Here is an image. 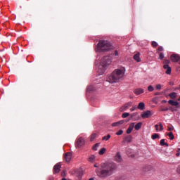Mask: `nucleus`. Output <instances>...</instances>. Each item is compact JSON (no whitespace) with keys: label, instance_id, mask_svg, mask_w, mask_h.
Listing matches in <instances>:
<instances>
[{"label":"nucleus","instance_id":"obj_25","mask_svg":"<svg viewBox=\"0 0 180 180\" xmlns=\"http://www.w3.org/2000/svg\"><path fill=\"white\" fill-rule=\"evenodd\" d=\"M167 136L169 137L170 140H174V139H175V136H174V134L172 132L167 134Z\"/></svg>","mask_w":180,"mask_h":180},{"label":"nucleus","instance_id":"obj_36","mask_svg":"<svg viewBox=\"0 0 180 180\" xmlns=\"http://www.w3.org/2000/svg\"><path fill=\"white\" fill-rule=\"evenodd\" d=\"M117 136H122L123 134V130L120 129L116 132Z\"/></svg>","mask_w":180,"mask_h":180},{"label":"nucleus","instance_id":"obj_10","mask_svg":"<svg viewBox=\"0 0 180 180\" xmlns=\"http://www.w3.org/2000/svg\"><path fill=\"white\" fill-rule=\"evenodd\" d=\"M61 169V165L56 164L53 167V174H58Z\"/></svg>","mask_w":180,"mask_h":180},{"label":"nucleus","instance_id":"obj_33","mask_svg":"<svg viewBox=\"0 0 180 180\" xmlns=\"http://www.w3.org/2000/svg\"><path fill=\"white\" fill-rule=\"evenodd\" d=\"M169 96H170V98H176V93H175V92L171 93V94L169 95Z\"/></svg>","mask_w":180,"mask_h":180},{"label":"nucleus","instance_id":"obj_5","mask_svg":"<svg viewBox=\"0 0 180 180\" xmlns=\"http://www.w3.org/2000/svg\"><path fill=\"white\" fill-rule=\"evenodd\" d=\"M131 106H133V102L129 101L120 108V112H126V110L129 108H131Z\"/></svg>","mask_w":180,"mask_h":180},{"label":"nucleus","instance_id":"obj_22","mask_svg":"<svg viewBox=\"0 0 180 180\" xmlns=\"http://www.w3.org/2000/svg\"><path fill=\"white\" fill-rule=\"evenodd\" d=\"M86 89L88 92H92V91H95V87L91 85V86H89Z\"/></svg>","mask_w":180,"mask_h":180},{"label":"nucleus","instance_id":"obj_20","mask_svg":"<svg viewBox=\"0 0 180 180\" xmlns=\"http://www.w3.org/2000/svg\"><path fill=\"white\" fill-rule=\"evenodd\" d=\"M143 126V123L142 122H138L136 124V123H134V129L135 130H140V129H141V127Z\"/></svg>","mask_w":180,"mask_h":180},{"label":"nucleus","instance_id":"obj_32","mask_svg":"<svg viewBox=\"0 0 180 180\" xmlns=\"http://www.w3.org/2000/svg\"><path fill=\"white\" fill-rule=\"evenodd\" d=\"M148 91L149 92H153V91H154V87L153 86H151V85L148 86Z\"/></svg>","mask_w":180,"mask_h":180},{"label":"nucleus","instance_id":"obj_6","mask_svg":"<svg viewBox=\"0 0 180 180\" xmlns=\"http://www.w3.org/2000/svg\"><path fill=\"white\" fill-rule=\"evenodd\" d=\"M75 146L78 147V148H80L82 146H85V139L82 137L78 138L76 141Z\"/></svg>","mask_w":180,"mask_h":180},{"label":"nucleus","instance_id":"obj_42","mask_svg":"<svg viewBox=\"0 0 180 180\" xmlns=\"http://www.w3.org/2000/svg\"><path fill=\"white\" fill-rule=\"evenodd\" d=\"M167 130H168V131H172L174 130V128H172L171 127H168Z\"/></svg>","mask_w":180,"mask_h":180},{"label":"nucleus","instance_id":"obj_16","mask_svg":"<svg viewBox=\"0 0 180 180\" xmlns=\"http://www.w3.org/2000/svg\"><path fill=\"white\" fill-rule=\"evenodd\" d=\"M115 160L117 162H122L123 159L122 158V155H120V153H117L115 157Z\"/></svg>","mask_w":180,"mask_h":180},{"label":"nucleus","instance_id":"obj_1","mask_svg":"<svg viewBox=\"0 0 180 180\" xmlns=\"http://www.w3.org/2000/svg\"><path fill=\"white\" fill-rule=\"evenodd\" d=\"M94 167L96 168V174L97 176L102 179L113 175L117 169V165L115 162L102 163L99 166L94 165Z\"/></svg>","mask_w":180,"mask_h":180},{"label":"nucleus","instance_id":"obj_27","mask_svg":"<svg viewBox=\"0 0 180 180\" xmlns=\"http://www.w3.org/2000/svg\"><path fill=\"white\" fill-rule=\"evenodd\" d=\"M129 116H130V113L129 112H124L122 115V119H126V117H129Z\"/></svg>","mask_w":180,"mask_h":180},{"label":"nucleus","instance_id":"obj_4","mask_svg":"<svg viewBox=\"0 0 180 180\" xmlns=\"http://www.w3.org/2000/svg\"><path fill=\"white\" fill-rule=\"evenodd\" d=\"M111 64H112V56L103 57L101 59L99 65V69H98L99 75H102V74H104L105 71L106 70V68H108V66L110 65Z\"/></svg>","mask_w":180,"mask_h":180},{"label":"nucleus","instance_id":"obj_21","mask_svg":"<svg viewBox=\"0 0 180 180\" xmlns=\"http://www.w3.org/2000/svg\"><path fill=\"white\" fill-rule=\"evenodd\" d=\"M95 155H91L89 157V162H94V161H95Z\"/></svg>","mask_w":180,"mask_h":180},{"label":"nucleus","instance_id":"obj_35","mask_svg":"<svg viewBox=\"0 0 180 180\" xmlns=\"http://www.w3.org/2000/svg\"><path fill=\"white\" fill-rule=\"evenodd\" d=\"M152 46L153 47H158V43H157L155 41H152Z\"/></svg>","mask_w":180,"mask_h":180},{"label":"nucleus","instance_id":"obj_41","mask_svg":"<svg viewBox=\"0 0 180 180\" xmlns=\"http://www.w3.org/2000/svg\"><path fill=\"white\" fill-rule=\"evenodd\" d=\"M179 155H180V148H178L176 155V157H179Z\"/></svg>","mask_w":180,"mask_h":180},{"label":"nucleus","instance_id":"obj_7","mask_svg":"<svg viewBox=\"0 0 180 180\" xmlns=\"http://www.w3.org/2000/svg\"><path fill=\"white\" fill-rule=\"evenodd\" d=\"M142 119H148L153 116V112L150 110H146L141 114Z\"/></svg>","mask_w":180,"mask_h":180},{"label":"nucleus","instance_id":"obj_9","mask_svg":"<svg viewBox=\"0 0 180 180\" xmlns=\"http://www.w3.org/2000/svg\"><path fill=\"white\" fill-rule=\"evenodd\" d=\"M155 129L156 131H162V130H164V126H162V123L159 122L158 124L155 125Z\"/></svg>","mask_w":180,"mask_h":180},{"label":"nucleus","instance_id":"obj_15","mask_svg":"<svg viewBox=\"0 0 180 180\" xmlns=\"http://www.w3.org/2000/svg\"><path fill=\"white\" fill-rule=\"evenodd\" d=\"M72 154L71 153H67L65 154V160L66 162H70L71 161Z\"/></svg>","mask_w":180,"mask_h":180},{"label":"nucleus","instance_id":"obj_24","mask_svg":"<svg viewBox=\"0 0 180 180\" xmlns=\"http://www.w3.org/2000/svg\"><path fill=\"white\" fill-rule=\"evenodd\" d=\"M98 136V134H96V133H93L91 135V137H90V141H94V139Z\"/></svg>","mask_w":180,"mask_h":180},{"label":"nucleus","instance_id":"obj_2","mask_svg":"<svg viewBox=\"0 0 180 180\" xmlns=\"http://www.w3.org/2000/svg\"><path fill=\"white\" fill-rule=\"evenodd\" d=\"M126 68L124 67L114 70V71L107 77L106 81L110 84H116L120 82L124 78Z\"/></svg>","mask_w":180,"mask_h":180},{"label":"nucleus","instance_id":"obj_11","mask_svg":"<svg viewBox=\"0 0 180 180\" xmlns=\"http://www.w3.org/2000/svg\"><path fill=\"white\" fill-rule=\"evenodd\" d=\"M168 103L172 106H175V108H180V105L178 101H174V100H169Z\"/></svg>","mask_w":180,"mask_h":180},{"label":"nucleus","instance_id":"obj_29","mask_svg":"<svg viewBox=\"0 0 180 180\" xmlns=\"http://www.w3.org/2000/svg\"><path fill=\"white\" fill-rule=\"evenodd\" d=\"M160 146H165L166 147H168V143H165V139H162L160 141Z\"/></svg>","mask_w":180,"mask_h":180},{"label":"nucleus","instance_id":"obj_30","mask_svg":"<svg viewBox=\"0 0 180 180\" xmlns=\"http://www.w3.org/2000/svg\"><path fill=\"white\" fill-rule=\"evenodd\" d=\"M99 143H96L94 146H93V150L94 151H98V148H99Z\"/></svg>","mask_w":180,"mask_h":180},{"label":"nucleus","instance_id":"obj_40","mask_svg":"<svg viewBox=\"0 0 180 180\" xmlns=\"http://www.w3.org/2000/svg\"><path fill=\"white\" fill-rule=\"evenodd\" d=\"M164 50V48H162V46H159L158 49V51H162Z\"/></svg>","mask_w":180,"mask_h":180},{"label":"nucleus","instance_id":"obj_17","mask_svg":"<svg viewBox=\"0 0 180 180\" xmlns=\"http://www.w3.org/2000/svg\"><path fill=\"white\" fill-rule=\"evenodd\" d=\"M123 123H124V120H120V121H118L117 122H113L112 124V127H117L118 126H120L121 124H123Z\"/></svg>","mask_w":180,"mask_h":180},{"label":"nucleus","instance_id":"obj_34","mask_svg":"<svg viewBox=\"0 0 180 180\" xmlns=\"http://www.w3.org/2000/svg\"><path fill=\"white\" fill-rule=\"evenodd\" d=\"M155 88H156L157 91H161V89L162 88V86L161 84H157Z\"/></svg>","mask_w":180,"mask_h":180},{"label":"nucleus","instance_id":"obj_8","mask_svg":"<svg viewBox=\"0 0 180 180\" xmlns=\"http://www.w3.org/2000/svg\"><path fill=\"white\" fill-rule=\"evenodd\" d=\"M170 60L173 62V63H178V61L180 60V56L176 54V53H173L172 54V56H170Z\"/></svg>","mask_w":180,"mask_h":180},{"label":"nucleus","instance_id":"obj_37","mask_svg":"<svg viewBox=\"0 0 180 180\" xmlns=\"http://www.w3.org/2000/svg\"><path fill=\"white\" fill-rule=\"evenodd\" d=\"M163 64H165L164 65H169V60H165L163 61Z\"/></svg>","mask_w":180,"mask_h":180},{"label":"nucleus","instance_id":"obj_18","mask_svg":"<svg viewBox=\"0 0 180 180\" xmlns=\"http://www.w3.org/2000/svg\"><path fill=\"white\" fill-rule=\"evenodd\" d=\"M137 108L139 109V110H144L146 109V105L144 103L141 102L139 103Z\"/></svg>","mask_w":180,"mask_h":180},{"label":"nucleus","instance_id":"obj_45","mask_svg":"<svg viewBox=\"0 0 180 180\" xmlns=\"http://www.w3.org/2000/svg\"><path fill=\"white\" fill-rule=\"evenodd\" d=\"M61 176H65V172H62Z\"/></svg>","mask_w":180,"mask_h":180},{"label":"nucleus","instance_id":"obj_26","mask_svg":"<svg viewBox=\"0 0 180 180\" xmlns=\"http://www.w3.org/2000/svg\"><path fill=\"white\" fill-rule=\"evenodd\" d=\"M152 140H155V139H160V135L158 134H154L151 136Z\"/></svg>","mask_w":180,"mask_h":180},{"label":"nucleus","instance_id":"obj_28","mask_svg":"<svg viewBox=\"0 0 180 180\" xmlns=\"http://www.w3.org/2000/svg\"><path fill=\"white\" fill-rule=\"evenodd\" d=\"M125 140L127 143H131V141L133 140V137H131V136H127Z\"/></svg>","mask_w":180,"mask_h":180},{"label":"nucleus","instance_id":"obj_14","mask_svg":"<svg viewBox=\"0 0 180 180\" xmlns=\"http://www.w3.org/2000/svg\"><path fill=\"white\" fill-rule=\"evenodd\" d=\"M134 94L135 95H141V94H144V89L141 88H138L134 90Z\"/></svg>","mask_w":180,"mask_h":180},{"label":"nucleus","instance_id":"obj_13","mask_svg":"<svg viewBox=\"0 0 180 180\" xmlns=\"http://www.w3.org/2000/svg\"><path fill=\"white\" fill-rule=\"evenodd\" d=\"M163 68L164 70H166L165 74H167V75H171L172 69L171 67H169V65H163Z\"/></svg>","mask_w":180,"mask_h":180},{"label":"nucleus","instance_id":"obj_43","mask_svg":"<svg viewBox=\"0 0 180 180\" xmlns=\"http://www.w3.org/2000/svg\"><path fill=\"white\" fill-rule=\"evenodd\" d=\"M114 54L115 56H119V52H117V51H115Z\"/></svg>","mask_w":180,"mask_h":180},{"label":"nucleus","instance_id":"obj_44","mask_svg":"<svg viewBox=\"0 0 180 180\" xmlns=\"http://www.w3.org/2000/svg\"><path fill=\"white\" fill-rule=\"evenodd\" d=\"M176 171H177L178 174H180V166H179V167H177Z\"/></svg>","mask_w":180,"mask_h":180},{"label":"nucleus","instance_id":"obj_31","mask_svg":"<svg viewBox=\"0 0 180 180\" xmlns=\"http://www.w3.org/2000/svg\"><path fill=\"white\" fill-rule=\"evenodd\" d=\"M110 139V134H108L107 136H105L102 138L103 141H108Z\"/></svg>","mask_w":180,"mask_h":180},{"label":"nucleus","instance_id":"obj_38","mask_svg":"<svg viewBox=\"0 0 180 180\" xmlns=\"http://www.w3.org/2000/svg\"><path fill=\"white\" fill-rule=\"evenodd\" d=\"M159 57H160V60H162L164 58V53H160Z\"/></svg>","mask_w":180,"mask_h":180},{"label":"nucleus","instance_id":"obj_39","mask_svg":"<svg viewBox=\"0 0 180 180\" xmlns=\"http://www.w3.org/2000/svg\"><path fill=\"white\" fill-rule=\"evenodd\" d=\"M137 108L136 106H132L131 108H130V111L131 112H134V110L136 109Z\"/></svg>","mask_w":180,"mask_h":180},{"label":"nucleus","instance_id":"obj_23","mask_svg":"<svg viewBox=\"0 0 180 180\" xmlns=\"http://www.w3.org/2000/svg\"><path fill=\"white\" fill-rule=\"evenodd\" d=\"M105 152H106V148H102L99 150L98 154H99L100 155H103V154H105Z\"/></svg>","mask_w":180,"mask_h":180},{"label":"nucleus","instance_id":"obj_3","mask_svg":"<svg viewBox=\"0 0 180 180\" xmlns=\"http://www.w3.org/2000/svg\"><path fill=\"white\" fill-rule=\"evenodd\" d=\"M113 49L112 43L108 40H100L96 48V53H105L110 51Z\"/></svg>","mask_w":180,"mask_h":180},{"label":"nucleus","instance_id":"obj_12","mask_svg":"<svg viewBox=\"0 0 180 180\" xmlns=\"http://www.w3.org/2000/svg\"><path fill=\"white\" fill-rule=\"evenodd\" d=\"M134 129V122H131V124H129V126L127 129V134H130V133L133 131Z\"/></svg>","mask_w":180,"mask_h":180},{"label":"nucleus","instance_id":"obj_19","mask_svg":"<svg viewBox=\"0 0 180 180\" xmlns=\"http://www.w3.org/2000/svg\"><path fill=\"white\" fill-rule=\"evenodd\" d=\"M134 60L137 61V63H140V61H141V58H140V53H137L134 56Z\"/></svg>","mask_w":180,"mask_h":180}]
</instances>
